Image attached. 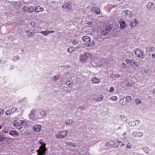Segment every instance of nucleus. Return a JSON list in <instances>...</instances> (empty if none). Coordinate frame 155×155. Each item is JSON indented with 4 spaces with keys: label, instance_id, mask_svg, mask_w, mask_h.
<instances>
[{
    "label": "nucleus",
    "instance_id": "bb28decb",
    "mask_svg": "<svg viewBox=\"0 0 155 155\" xmlns=\"http://www.w3.org/2000/svg\"><path fill=\"white\" fill-rule=\"evenodd\" d=\"M132 146L131 144L130 143H128L127 145H126V147L127 148H130Z\"/></svg>",
    "mask_w": 155,
    "mask_h": 155
},
{
    "label": "nucleus",
    "instance_id": "4d7b16f0",
    "mask_svg": "<svg viewBox=\"0 0 155 155\" xmlns=\"http://www.w3.org/2000/svg\"><path fill=\"white\" fill-rule=\"evenodd\" d=\"M136 122L137 123H139V121H138V120H137V121H136Z\"/></svg>",
    "mask_w": 155,
    "mask_h": 155
},
{
    "label": "nucleus",
    "instance_id": "052dcab7",
    "mask_svg": "<svg viewBox=\"0 0 155 155\" xmlns=\"http://www.w3.org/2000/svg\"><path fill=\"white\" fill-rule=\"evenodd\" d=\"M125 134H125V133H124V134H122V135H125Z\"/></svg>",
    "mask_w": 155,
    "mask_h": 155
},
{
    "label": "nucleus",
    "instance_id": "c756f323",
    "mask_svg": "<svg viewBox=\"0 0 155 155\" xmlns=\"http://www.w3.org/2000/svg\"><path fill=\"white\" fill-rule=\"evenodd\" d=\"M124 12L126 15L129 14L130 13V12L129 10H125Z\"/></svg>",
    "mask_w": 155,
    "mask_h": 155
},
{
    "label": "nucleus",
    "instance_id": "6e6552de",
    "mask_svg": "<svg viewBox=\"0 0 155 155\" xmlns=\"http://www.w3.org/2000/svg\"><path fill=\"white\" fill-rule=\"evenodd\" d=\"M119 23L121 29H124L126 27V23L123 20L120 19L119 21Z\"/></svg>",
    "mask_w": 155,
    "mask_h": 155
},
{
    "label": "nucleus",
    "instance_id": "f3484780",
    "mask_svg": "<svg viewBox=\"0 0 155 155\" xmlns=\"http://www.w3.org/2000/svg\"><path fill=\"white\" fill-rule=\"evenodd\" d=\"M14 112V110H12V109H9L6 110L5 113L7 115H9L12 113H13Z\"/></svg>",
    "mask_w": 155,
    "mask_h": 155
},
{
    "label": "nucleus",
    "instance_id": "58836bf2",
    "mask_svg": "<svg viewBox=\"0 0 155 155\" xmlns=\"http://www.w3.org/2000/svg\"><path fill=\"white\" fill-rule=\"evenodd\" d=\"M87 24L89 25H93V22H90V21H88L87 22Z\"/></svg>",
    "mask_w": 155,
    "mask_h": 155
},
{
    "label": "nucleus",
    "instance_id": "0eeeda50",
    "mask_svg": "<svg viewBox=\"0 0 155 155\" xmlns=\"http://www.w3.org/2000/svg\"><path fill=\"white\" fill-rule=\"evenodd\" d=\"M132 134L135 137H140L143 136V133L142 132L134 131L133 132Z\"/></svg>",
    "mask_w": 155,
    "mask_h": 155
},
{
    "label": "nucleus",
    "instance_id": "f8f14e48",
    "mask_svg": "<svg viewBox=\"0 0 155 155\" xmlns=\"http://www.w3.org/2000/svg\"><path fill=\"white\" fill-rule=\"evenodd\" d=\"M118 143L120 146H124L125 145V142L124 140L121 139H119L117 140Z\"/></svg>",
    "mask_w": 155,
    "mask_h": 155
},
{
    "label": "nucleus",
    "instance_id": "c85d7f7f",
    "mask_svg": "<svg viewBox=\"0 0 155 155\" xmlns=\"http://www.w3.org/2000/svg\"><path fill=\"white\" fill-rule=\"evenodd\" d=\"M143 150L146 153H147L149 151L148 149L146 147H143Z\"/></svg>",
    "mask_w": 155,
    "mask_h": 155
},
{
    "label": "nucleus",
    "instance_id": "6ab92c4d",
    "mask_svg": "<svg viewBox=\"0 0 155 155\" xmlns=\"http://www.w3.org/2000/svg\"><path fill=\"white\" fill-rule=\"evenodd\" d=\"M34 111H32L30 114V117L32 119L35 118V116L34 114Z\"/></svg>",
    "mask_w": 155,
    "mask_h": 155
},
{
    "label": "nucleus",
    "instance_id": "a19ab883",
    "mask_svg": "<svg viewBox=\"0 0 155 155\" xmlns=\"http://www.w3.org/2000/svg\"><path fill=\"white\" fill-rule=\"evenodd\" d=\"M18 125L17 128L18 129H21L22 128L21 126L19 124H18Z\"/></svg>",
    "mask_w": 155,
    "mask_h": 155
},
{
    "label": "nucleus",
    "instance_id": "e433bc0d",
    "mask_svg": "<svg viewBox=\"0 0 155 155\" xmlns=\"http://www.w3.org/2000/svg\"><path fill=\"white\" fill-rule=\"evenodd\" d=\"M72 123V120H68L66 122L67 124H70Z\"/></svg>",
    "mask_w": 155,
    "mask_h": 155
},
{
    "label": "nucleus",
    "instance_id": "2eb2a0df",
    "mask_svg": "<svg viewBox=\"0 0 155 155\" xmlns=\"http://www.w3.org/2000/svg\"><path fill=\"white\" fill-rule=\"evenodd\" d=\"M91 81L93 83H99L100 81V79H98L96 78H93Z\"/></svg>",
    "mask_w": 155,
    "mask_h": 155
},
{
    "label": "nucleus",
    "instance_id": "09e8293b",
    "mask_svg": "<svg viewBox=\"0 0 155 155\" xmlns=\"http://www.w3.org/2000/svg\"><path fill=\"white\" fill-rule=\"evenodd\" d=\"M54 80H56L58 79V78H57V77L56 76H55L54 77Z\"/></svg>",
    "mask_w": 155,
    "mask_h": 155
},
{
    "label": "nucleus",
    "instance_id": "603ef678",
    "mask_svg": "<svg viewBox=\"0 0 155 155\" xmlns=\"http://www.w3.org/2000/svg\"><path fill=\"white\" fill-rule=\"evenodd\" d=\"M153 93H155V89H154L153 90Z\"/></svg>",
    "mask_w": 155,
    "mask_h": 155
},
{
    "label": "nucleus",
    "instance_id": "3c124183",
    "mask_svg": "<svg viewBox=\"0 0 155 155\" xmlns=\"http://www.w3.org/2000/svg\"><path fill=\"white\" fill-rule=\"evenodd\" d=\"M148 4H149V5H152L153 4H152V3H148Z\"/></svg>",
    "mask_w": 155,
    "mask_h": 155
},
{
    "label": "nucleus",
    "instance_id": "ea45409f",
    "mask_svg": "<svg viewBox=\"0 0 155 155\" xmlns=\"http://www.w3.org/2000/svg\"><path fill=\"white\" fill-rule=\"evenodd\" d=\"M4 111L3 110L0 108V114H2L4 113Z\"/></svg>",
    "mask_w": 155,
    "mask_h": 155
},
{
    "label": "nucleus",
    "instance_id": "f257e3e1",
    "mask_svg": "<svg viewBox=\"0 0 155 155\" xmlns=\"http://www.w3.org/2000/svg\"><path fill=\"white\" fill-rule=\"evenodd\" d=\"M82 40L85 42V43L86 44L87 46L90 47L93 45L94 44V41H93V43H91V38L90 37L87 36H84L82 38Z\"/></svg>",
    "mask_w": 155,
    "mask_h": 155
},
{
    "label": "nucleus",
    "instance_id": "a878e982",
    "mask_svg": "<svg viewBox=\"0 0 155 155\" xmlns=\"http://www.w3.org/2000/svg\"><path fill=\"white\" fill-rule=\"evenodd\" d=\"M30 34H28V36H30V37H32L33 35H35V32L33 31V32H31V33H30Z\"/></svg>",
    "mask_w": 155,
    "mask_h": 155
},
{
    "label": "nucleus",
    "instance_id": "4c0bfd02",
    "mask_svg": "<svg viewBox=\"0 0 155 155\" xmlns=\"http://www.w3.org/2000/svg\"><path fill=\"white\" fill-rule=\"evenodd\" d=\"M78 41L76 40H74L72 42L73 44L74 45H76L78 43Z\"/></svg>",
    "mask_w": 155,
    "mask_h": 155
},
{
    "label": "nucleus",
    "instance_id": "a18cd8bd",
    "mask_svg": "<svg viewBox=\"0 0 155 155\" xmlns=\"http://www.w3.org/2000/svg\"><path fill=\"white\" fill-rule=\"evenodd\" d=\"M40 144L42 145L41 146L44 145L45 144V147H46V144L45 143H44L43 142L41 141L40 142Z\"/></svg>",
    "mask_w": 155,
    "mask_h": 155
},
{
    "label": "nucleus",
    "instance_id": "dca6fc26",
    "mask_svg": "<svg viewBox=\"0 0 155 155\" xmlns=\"http://www.w3.org/2000/svg\"><path fill=\"white\" fill-rule=\"evenodd\" d=\"M54 32V31H42L41 32V33L45 35H47V34H49L51 33H52Z\"/></svg>",
    "mask_w": 155,
    "mask_h": 155
},
{
    "label": "nucleus",
    "instance_id": "f03ea898",
    "mask_svg": "<svg viewBox=\"0 0 155 155\" xmlns=\"http://www.w3.org/2000/svg\"><path fill=\"white\" fill-rule=\"evenodd\" d=\"M68 132V130H65L63 131H61L56 135V137L57 138H62L67 135Z\"/></svg>",
    "mask_w": 155,
    "mask_h": 155
},
{
    "label": "nucleus",
    "instance_id": "412c9836",
    "mask_svg": "<svg viewBox=\"0 0 155 155\" xmlns=\"http://www.w3.org/2000/svg\"><path fill=\"white\" fill-rule=\"evenodd\" d=\"M103 98V96L100 95L98 98L97 99V101H100L102 100Z\"/></svg>",
    "mask_w": 155,
    "mask_h": 155
},
{
    "label": "nucleus",
    "instance_id": "72a5a7b5",
    "mask_svg": "<svg viewBox=\"0 0 155 155\" xmlns=\"http://www.w3.org/2000/svg\"><path fill=\"white\" fill-rule=\"evenodd\" d=\"M126 61L127 64H128L129 63H131L132 61L131 60L127 59L126 60Z\"/></svg>",
    "mask_w": 155,
    "mask_h": 155
},
{
    "label": "nucleus",
    "instance_id": "79ce46f5",
    "mask_svg": "<svg viewBox=\"0 0 155 155\" xmlns=\"http://www.w3.org/2000/svg\"><path fill=\"white\" fill-rule=\"evenodd\" d=\"M70 81H68V82H66V84L68 86H69V85H71V83H70Z\"/></svg>",
    "mask_w": 155,
    "mask_h": 155
},
{
    "label": "nucleus",
    "instance_id": "2f4dec72",
    "mask_svg": "<svg viewBox=\"0 0 155 155\" xmlns=\"http://www.w3.org/2000/svg\"><path fill=\"white\" fill-rule=\"evenodd\" d=\"M125 102H124L123 101V99L120 100V103L122 105L125 104Z\"/></svg>",
    "mask_w": 155,
    "mask_h": 155
},
{
    "label": "nucleus",
    "instance_id": "cd10ccee",
    "mask_svg": "<svg viewBox=\"0 0 155 155\" xmlns=\"http://www.w3.org/2000/svg\"><path fill=\"white\" fill-rule=\"evenodd\" d=\"M5 140V138L2 136V135H0V140L2 141Z\"/></svg>",
    "mask_w": 155,
    "mask_h": 155
},
{
    "label": "nucleus",
    "instance_id": "1a4fd4ad",
    "mask_svg": "<svg viewBox=\"0 0 155 155\" xmlns=\"http://www.w3.org/2000/svg\"><path fill=\"white\" fill-rule=\"evenodd\" d=\"M92 10L96 14L99 15L101 14L100 9L98 8L94 7L92 8Z\"/></svg>",
    "mask_w": 155,
    "mask_h": 155
},
{
    "label": "nucleus",
    "instance_id": "7ed1b4c3",
    "mask_svg": "<svg viewBox=\"0 0 155 155\" xmlns=\"http://www.w3.org/2000/svg\"><path fill=\"white\" fill-rule=\"evenodd\" d=\"M135 54L138 57L140 58H142L143 57V53L141 51L140 49L137 48L135 51Z\"/></svg>",
    "mask_w": 155,
    "mask_h": 155
},
{
    "label": "nucleus",
    "instance_id": "9d476101",
    "mask_svg": "<svg viewBox=\"0 0 155 155\" xmlns=\"http://www.w3.org/2000/svg\"><path fill=\"white\" fill-rule=\"evenodd\" d=\"M138 22L137 20L135 19L134 20L131 21L130 23V25L131 27H134L138 25Z\"/></svg>",
    "mask_w": 155,
    "mask_h": 155
},
{
    "label": "nucleus",
    "instance_id": "473e14b6",
    "mask_svg": "<svg viewBox=\"0 0 155 155\" xmlns=\"http://www.w3.org/2000/svg\"><path fill=\"white\" fill-rule=\"evenodd\" d=\"M40 114L41 115H45V111L44 110H42L40 112Z\"/></svg>",
    "mask_w": 155,
    "mask_h": 155
},
{
    "label": "nucleus",
    "instance_id": "49530a36",
    "mask_svg": "<svg viewBox=\"0 0 155 155\" xmlns=\"http://www.w3.org/2000/svg\"><path fill=\"white\" fill-rule=\"evenodd\" d=\"M26 33L27 34V35H28V34H30L31 32H30V31L29 30H27L26 32Z\"/></svg>",
    "mask_w": 155,
    "mask_h": 155
},
{
    "label": "nucleus",
    "instance_id": "9b49d317",
    "mask_svg": "<svg viewBox=\"0 0 155 155\" xmlns=\"http://www.w3.org/2000/svg\"><path fill=\"white\" fill-rule=\"evenodd\" d=\"M87 56L85 54H82L80 57V61L81 62H83L87 60Z\"/></svg>",
    "mask_w": 155,
    "mask_h": 155
},
{
    "label": "nucleus",
    "instance_id": "5701e85b",
    "mask_svg": "<svg viewBox=\"0 0 155 155\" xmlns=\"http://www.w3.org/2000/svg\"><path fill=\"white\" fill-rule=\"evenodd\" d=\"M20 122L23 126H27V124L25 121L23 120H21L20 121Z\"/></svg>",
    "mask_w": 155,
    "mask_h": 155
},
{
    "label": "nucleus",
    "instance_id": "bf43d9fd",
    "mask_svg": "<svg viewBox=\"0 0 155 155\" xmlns=\"http://www.w3.org/2000/svg\"><path fill=\"white\" fill-rule=\"evenodd\" d=\"M34 149H33V150H31V151H34Z\"/></svg>",
    "mask_w": 155,
    "mask_h": 155
},
{
    "label": "nucleus",
    "instance_id": "6e6d98bb",
    "mask_svg": "<svg viewBox=\"0 0 155 155\" xmlns=\"http://www.w3.org/2000/svg\"><path fill=\"white\" fill-rule=\"evenodd\" d=\"M129 84L128 83V84H127V86H129Z\"/></svg>",
    "mask_w": 155,
    "mask_h": 155
},
{
    "label": "nucleus",
    "instance_id": "b1692460",
    "mask_svg": "<svg viewBox=\"0 0 155 155\" xmlns=\"http://www.w3.org/2000/svg\"><path fill=\"white\" fill-rule=\"evenodd\" d=\"M18 124H19L18 122L17 121L14 122H13V124L14 125V126L16 127V128L17 127L18 125Z\"/></svg>",
    "mask_w": 155,
    "mask_h": 155
},
{
    "label": "nucleus",
    "instance_id": "4be33fe9",
    "mask_svg": "<svg viewBox=\"0 0 155 155\" xmlns=\"http://www.w3.org/2000/svg\"><path fill=\"white\" fill-rule=\"evenodd\" d=\"M134 102L137 104H139L140 103V100L139 99H135Z\"/></svg>",
    "mask_w": 155,
    "mask_h": 155
},
{
    "label": "nucleus",
    "instance_id": "ddd939ff",
    "mask_svg": "<svg viewBox=\"0 0 155 155\" xmlns=\"http://www.w3.org/2000/svg\"><path fill=\"white\" fill-rule=\"evenodd\" d=\"M34 131H39L41 130V126L40 125H36L33 127Z\"/></svg>",
    "mask_w": 155,
    "mask_h": 155
},
{
    "label": "nucleus",
    "instance_id": "13d9d810",
    "mask_svg": "<svg viewBox=\"0 0 155 155\" xmlns=\"http://www.w3.org/2000/svg\"><path fill=\"white\" fill-rule=\"evenodd\" d=\"M15 58H16V59H18V57H15Z\"/></svg>",
    "mask_w": 155,
    "mask_h": 155
},
{
    "label": "nucleus",
    "instance_id": "20e7f679",
    "mask_svg": "<svg viewBox=\"0 0 155 155\" xmlns=\"http://www.w3.org/2000/svg\"><path fill=\"white\" fill-rule=\"evenodd\" d=\"M112 26V25H110L106 29L103 30L101 31V35H105L109 32L111 29V27Z\"/></svg>",
    "mask_w": 155,
    "mask_h": 155
},
{
    "label": "nucleus",
    "instance_id": "de8ad7c7",
    "mask_svg": "<svg viewBox=\"0 0 155 155\" xmlns=\"http://www.w3.org/2000/svg\"><path fill=\"white\" fill-rule=\"evenodd\" d=\"M5 62V61H2L1 60H0V64H4Z\"/></svg>",
    "mask_w": 155,
    "mask_h": 155
},
{
    "label": "nucleus",
    "instance_id": "8fccbe9b",
    "mask_svg": "<svg viewBox=\"0 0 155 155\" xmlns=\"http://www.w3.org/2000/svg\"><path fill=\"white\" fill-rule=\"evenodd\" d=\"M152 57L154 58H155V54H153L152 55Z\"/></svg>",
    "mask_w": 155,
    "mask_h": 155
},
{
    "label": "nucleus",
    "instance_id": "5fc2aeb1",
    "mask_svg": "<svg viewBox=\"0 0 155 155\" xmlns=\"http://www.w3.org/2000/svg\"><path fill=\"white\" fill-rule=\"evenodd\" d=\"M106 145H107L108 146L109 145V143H106Z\"/></svg>",
    "mask_w": 155,
    "mask_h": 155
},
{
    "label": "nucleus",
    "instance_id": "423d86ee",
    "mask_svg": "<svg viewBox=\"0 0 155 155\" xmlns=\"http://www.w3.org/2000/svg\"><path fill=\"white\" fill-rule=\"evenodd\" d=\"M9 134L13 137H18L19 135L18 132L14 130L10 131H9Z\"/></svg>",
    "mask_w": 155,
    "mask_h": 155
},
{
    "label": "nucleus",
    "instance_id": "c03bdc74",
    "mask_svg": "<svg viewBox=\"0 0 155 155\" xmlns=\"http://www.w3.org/2000/svg\"><path fill=\"white\" fill-rule=\"evenodd\" d=\"M12 109V110H14V111L15 110H17V108L16 107H13V108Z\"/></svg>",
    "mask_w": 155,
    "mask_h": 155
},
{
    "label": "nucleus",
    "instance_id": "864d4df0",
    "mask_svg": "<svg viewBox=\"0 0 155 155\" xmlns=\"http://www.w3.org/2000/svg\"><path fill=\"white\" fill-rule=\"evenodd\" d=\"M2 128V126L0 125V129H1Z\"/></svg>",
    "mask_w": 155,
    "mask_h": 155
},
{
    "label": "nucleus",
    "instance_id": "393cba45",
    "mask_svg": "<svg viewBox=\"0 0 155 155\" xmlns=\"http://www.w3.org/2000/svg\"><path fill=\"white\" fill-rule=\"evenodd\" d=\"M131 100V96H127L126 97V100L127 101H129Z\"/></svg>",
    "mask_w": 155,
    "mask_h": 155
},
{
    "label": "nucleus",
    "instance_id": "a211bd4d",
    "mask_svg": "<svg viewBox=\"0 0 155 155\" xmlns=\"http://www.w3.org/2000/svg\"><path fill=\"white\" fill-rule=\"evenodd\" d=\"M75 49V48L70 47L68 48V52H71L73 51H74Z\"/></svg>",
    "mask_w": 155,
    "mask_h": 155
},
{
    "label": "nucleus",
    "instance_id": "f704fd0d",
    "mask_svg": "<svg viewBox=\"0 0 155 155\" xmlns=\"http://www.w3.org/2000/svg\"><path fill=\"white\" fill-rule=\"evenodd\" d=\"M33 10L34 9L32 7H31L29 8H28V11L30 12H32Z\"/></svg>",
    "mask_w": 155,
    "mask_h": 155
},
{
    "label": "nucleus",
    "instance_id": "c9c22d12",
    "mask_svg": "<svg viewBox=\"0 0 155 155\" xmlns=\"http://www.w3.org/2000/svg\"><path fill=\"white\" fill-rule=\"evenodd\" d=\"M111 99L113 101H116L117 99V97L115 96H113L111 97Z\"/></svg>",
    "mask_w": 155,
    "mask_h": 155
},
{
    "label": "nucleus",
    "instance_id": "4468645a",
    "mask_svg": "<svg viewBox=\"0 0 155 155\" xmlns=\"http://www.w3.org/2000/svg\"><path fill=\"white\" fill-rule=\"evenodd\" d=\"M43 10V8L40 6H38L35 7L34 11L35 12H38Z\"/></svg>",
    "mask_w": 155,
    "mask_h": 155
},
{
    "label": "nucleus",
    "instance_id": "37998d69",
    "mask_svg": "<svg viewBox=\"0 0 155 155\" xmlns=\"http://www.w3.org/2000/svg\"><path fill=\"white\" fill-rule=\"evenodd\" d=\"M114 88L113 87H111L110 89V92H112L114 90Z\"/></svg>",
    "mask_w": 155,
    "mask_h": 155
},
{
    "label": "nucleus",
    "instance_id": "aec40b11",
    "mask_svg": "<svg viewBox=\"0 0 155 155\" xmlns=\"http://www.w3.org/2000/svg\"><path fill=\"white\" fill-rule=\"evenodd\" d=\"M28 8L26 6H24L22 7V11L23 12H26V11H28Z\"/></svg>",
    "mask_w": 155,
    "mask_h": 155
},
{
    "label": "nucleus",
    "instance_id": "7c9ffc66",
    "mask_svg": "<svg viewBox=\"0 0 155 155\" xmlns=\"http://www.w3.org/2000/svg\"><path fill=\"white\" fill-rule=\"evenodd\" d=\"M30 24L32 26H35V23L34 21H32L30 22Z\"/></svg>",
    "mask_w": 155,
    "mask_h": 155
},
{
    "label": "nucleus",
    "instance_id": "39448f33",
    "mask_svg": "<svg viewBox=\"0 0 155 155\" xmlns=\"http://www.w3.org/2000/svg\"><path fill=\"white\" fill-rule=\"evenodd\" d=\"M63 9L65 10L66 9L68 11L71 9V6L68 3H65L62 5Z\"/></svg>",
    "mask_w": 155,
    "mask_h": 155
}]
</instances>
